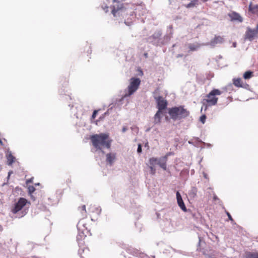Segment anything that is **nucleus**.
<instances>
[{
  "mask_svg": "<svg viewBox=\"0 0 258 258\" xmlns=\"http://www.w3.org/2000/svg\"><path fill=\"white\" fill-rule=\"evenodd\" d=\"M91 141L96 150L102 154H104L103 148L110 149L112 142L108 133L93 135L91 137Z\"/></svg>",
  "mask_w": 258,
  "mask_h": 258,
  "instance_id": "nucleus-1",
  "label": "nucleus"
},
{
  "mask_svg": "<svg viewBox=\"0 0 258 258\" xmlns=\"http://www.w3.org/2000/svg\"><path fill=\"white\" fill-rule=\"evenodd\" d=\"M141 83V80L139 78L132 77L130 79V85L127 87V93H125L121 98L116 100L115 102V105H118V109H120L121 106L122 104V101L124 98H127L133 95L138 89Z\"/></svg>",
  "mask_w": 258,
  "mask_h": 258,
  "instance_id": "nucleus-2",
  "label": "nucleus"
},
{
  "mask_svg": "<svg viewBox=\"0 0 258 258\" xmlns=\"http://www.w3.org/2000/svg\"><path fill=\"white\" fill-rule=\"evenodd\" d=\"M168 113L173 120H180L185 119L190 115L189 111L182 105L169 108Z\"/></svg>",
  "mask_w": 258,
  "mask_h": 258,
  "instance_id": "nucleus-3",
  "label": "nucleus"
},
{
  "mask_svg": "<svg viewBox=\"0 0 258 258\" xmlns=\"http://www.w3.org/2000/svg\"><path fill=\"white\" fill-rule=\"evenodd\" d=\"M28 203L27 200L23 198H20L18 201L14 205L12 209L13 213L16 214V218H21L25 216L28 212V208L25 206Z\"/></svg>",
  "mask_w": 258,
  "mask_h": 258,
  "instance_id": "nucleus-4",
  "label": "nucleus"
},
{
  "mask_svg": "<svg viewBox=\"0 0 258 258\" xmlns=\"http://www.w3.org/2000/svg\"><path fill=\"white\" fill-rule=\"evenodd\" d=\"M162 36V31L157 30L154 34L147 38V42L156 46H162L164 45Z\"/></svg>",
  "mask_w": 258,
  "mask_h": 258,
  "instance_id": "nucleus-5",
  "label": "nucleus"
},
{
  "mask_svg": "<svg viewBox=\"0 0 258 258\" xmlns=\"http://www.w3.org/2000/svg\"><path fill=\"white\" fill-rule=\"evenodd\" d=\"M221 91L219 89H214L212 90L207 95V99H205L209 106L215 105L217 103L218 98L216 95H220Z\"/></svg>",
  "mask_w": 258,
  "mask_h": 258,
  "instance_id": "nucleus-6",
  "label": "nucleus"
},
{
  "mask_svg": "<svg viewBox=\"0 0 258 258\" xmlns=\"http://www.w3.org/2000/svg\"><path fill=\"white\" fill-rule=\"evenodd\" d=\"M257 33L258 31L256 28L255 29H251L250 27H247L244 36V39L245 40H248L252 41Z\"/></svg>",
  "mask_w": 258,
  "mask_h": 258,
  "instance_id": "nucleus-7",
  "label": "nucleus"
},
{
  "mask_svg": "<svg viewBox=\"0 0 258 258\" xmlns=\"http://www.w3.org/2000/svg\"><path fill=\"white\" fill-rule=\"evenodd\" d=\"M154 98L156 101L158 110L162 111L167 108V102L161 96H154Z\"/></svg>",
  "mask_w": 258,
  "mask_h": 258,
  "instance_id": "nucleus-8",
  "label": "nucleus"
},
{
  "mask_svg": "<svg viewBox=\"0 0 258 258\" xmlns=\"http://www.w3.org/2000/svg\"><path fill=\"white\" fill-rule=\"evenodd\" d=\"M125 12L126 9L122 6L120 7H117L116 9L115 6H113L111 11L113 16L116 18L121 16L123 18L125 14Z\"/></svg>",
  "mask_w": 258,
  "mask_h": 258,
  "instance_id": "nucleus-9",
  "label": "nucleus"
},
{
  "mask_svg": "<svg viewBox=\"0 0 258 258\" xmlns=\"http://www.w3.org/2000/svg\"><path fill=\"white\" fill-rule=\"evenodd\" d=\"M224 40L223 37L220 36H215V37L211 40L210 42L205 43L206 46L210 45L212 47H214L217 44H222L224 42Z\"/></svg>",
  "mask_w": 258,
  "mask_h": 258,
  "instance_id": "nucleus-10",
  "label": "nucleus"
},
{
  "mask_svg": "<svg viewBox=\"0 0 258 258\" xmlns=\"http://www.w3.org/2000/svg\"><path fill=\"white\" fill-rule=\"evenodd\" d=\"M172 29V25H169L168 27L167 34L163 37H162L164 45L168 43L170 40L171 38L172 37L173 34V31Z\"/></svg>",
  "mask_w": 258,
  "mask_h": 258,
  "instance_id": "nucleus-11",
  "label": "nucleus"
},
{
  "mask_svg": "<svg viewBox=\"0 0 258 258\" xmlns=\"http://www.w3.org/2000/svg\"><path fill=\"white\" fill-rule=\"evenodd\" d=\"M116 153L110 152L106 154V162L107 165L111 166L113 165L116 159Z\"/></svg>",
  "mask_w": 258,
  "mask_h": 258,
  "instance_id": "nucleus-12",
  "label": "nucleus"
},
{
  "mask_svg": "<svg viewBox=\"0 0 258 258\" xmlns=\"http://www.w3.org/2000/svg\"><path fill=\"white\" fill-rule=\"evenodd\" d=\"M187 45L189 49L188 52L197 51L201 46H206L205 43H199L198 42H195L194 43H188Z\"/></svg>",
  "mask_w": 258,
  "mask_h": 258,
  "instance_id": "nucleus-13",
  "label": "nucleus"
},
{
  "mask_svg": "<svg viewBox=\"0 0 258 258\" xmlns=\"http://www.w3.org/2000/svg\"><path fill=\"white\" fill-rule=\"evenodd\" d=\"M126 251L128 253L136 256H138L139 254H141L142 255V258H148V256L146 254L144 253H141L138 250L131 247L127 248Z\"/></svg>",
  "mask_w": 258,
  "mask_h": 258,
  "instance_id": "nucleus-14",
  "label": "nucleus"
},
{
  "mask_svg": "<svg viewBox=\"0 0 258 258\" xmlns=\"http://www.w3.org/2000/svg\"><path fill=\"white\" fill-rule=\"evenodd\" d=\"M167 156H164L158 158V165L164 170H166L167 169Z\"/></svg>",
  "mask_w": 258,
  "mask_h": 258,
  "instance_id": "nucleus-15",
  "label": "nucleus"
},
{
  "mask_svg": "<svg viewBox=\"0 0 258 258\" xmlns=\"http://www.w3.org/2000/svg\"><path fill=\"white\" fill-rule=\"evenodd\" d=\"M109 106H110V108L99 117L98 121L102 120L106 115H108L109 114V110H111L113 108H114L116 110H120L118 109V105H117V104H116V105H115V102L114 103H112V104L109 105Z\"/></svg>",
  "mask_w": 258,
  "mask_h": 258,
  "instance_id": "nucleus-16",
  "label": "nucleus"
},
{
  "mask_svg": "<svg viewBox=\"0 0 258 258\" xmlns=\"http://www.w3.org/2000/svg\"><path fill=\"white\" fill-rule=\"evenodd\" d=\"M229 16L231 18V21H237L239 22H242L243 21L242 18L240 16V15L238 13L235 12L229 14Z\"/></svg>",
  "mask_w": 258,
  "mask_h": 258,
  "instance_id": "nucleus-17",
  "label": "nucleus"
},
{
  "mask_svg": "<svg viewBox=\"0 0 258 258\" xmlns=\"http://www.w3.org/2000/svg\"><path fill=\"white\" fill-rule=\"evenodd\" d=\"M198 188L196 186H192L188 192L189 198L192 200L194 199L197 195Z\"/></svg>",
  "mask_w": 258,
  "mask_h": 258,
  "instance_id": "nucleus-18",
  "label": "nucleus"
},
{
  "mask_svg": "<svg viewBox=\"0 0 258 258\" xmlns=\"http://www.w3.org/2000/svg\"><path fill=\"white\" fill-rule=\"evenodd\" d=\"M162 114V111L161 110H158V111L156 112L154 116V123L155 124H159L160 123Z\"/></svg>",
  "mask_w": 258,
  "mask_h": 258,
  "instance_id": "nucleus-19",
  "label": "nucleus"
},
{
  "mask_svg": "<svg viewBox=\"0 0 258 258\" xmlns=\"http://www.w3.org/2000/svg\"><path fill=\"white\" fill-rule=\"evenodd\" d=\"M6 156L8 164L12 165L14 162L15 157L13 156L11 151L8 150L7 152Z\"/></svg>",
  "mask_w": 258,
  "mask_h": 258,
  "instance_id": "nucleus-20",
  "label": "nucleus"
},
{
  "mask_svg": "<svg viewBox=\"0 0 258 258\" xmlns=\"http://www.w3.org/2000/svg\"><path fill=\"white\" fill-rule=\"evenodd\" d=\"M86 236L85 235L83 232H81L78 233L77 236V241H78V244H83L82 240L85 238Z\"/></svg>",
  "mask_w": 258,
  "mask_h": 258,
  "instance_id": "nucleus-21",
  "label": "nucleus"
},
{
  "mask_svg": "<svg viewBox=\"0 0 258 258\" xmlns=\"http://www.w3.org/2000/svg\"><path fill=\"white\" fill-rule=\"evenodd\" d=\"M233 84L234 85V86H235L237 87H244L243 85V83L241 82V79L239 78H236V79L234 78L233 79Z\"/></svg>",
  "mask_w": 258,
  "mask_h": 258,
  "instance_id": "nucleus-22",
  "label": "nucleus"
},
{
  "mask_svg": "<svg viewBox=\"0 0 258 258\" xmlns=\"http://www.w3.org/2000/svg\"><path fill=\"white\" fill-rule=\"evenodd\" d=\"M249 11L251 12L252 13H258V5H253L250 3L249 5Z\"/></svg>",
  "mask_w": 258,
  "mask_h": 258,
  "instance_id": "nucleus-23",
  "label": "nucleus"
},
{
  "mask_svg": "<svg viewBox=\"0 0 258 258\" xmlns=\"http://www.w3.org/2000/svg\"><path fill=\"white\" fill-rule=\"evenodd\" d=\"M158 158L152 157L150 158L149 160V164L152 166H156L158 165Z\"/></svg>",
  "mask_w": 258,
  "mask_h": 258,
  "instance_id": "nucleus-24",
  "label": "nucleus"
},
{
  "mask_svg": "<svg viewBox=\"0 0 258 258\" xmlns=\"http://www.w3.org/2000/svg\"><path fill=\"white\" fill-rule=\"evenodd\" d=\"M198 0H191L190 2H189L188 4L185 5L184 6L186 8H193L195 6H196L197 5H198Z\"/></svg>",
  "mask_w": 258,
  "mask_h": 258,
  "instance_id": "nucleus-25",
  "label": "nucleus"
},
{
  "mask_svg": "<svg viewBox=\"0 0 258 258\" xmlns=\"http://www.w3.org/2000/svg\"><path fill=\"white\" fill-rule=\"evenodd\" d=\"M90 212L93 213H96L97 215H100L101 212V209L100 207H90L89 209Z\"/></svg>",
  "mask_w": 258,
  "mask_h": 258,
  "instance_id": "nucleus-26",
  "label": "nucleus"
},
{
  "mask_svg": "<svg viewBox=\"0 0 258 258\" xmlns=\"http://www.w3.org/2000/svg\"><path fill=\"white\" fill-rule=\"evenodd\" d=\"M246 258H258V252H248L246 253Z\"/></svg>",
  "mask_w": 258,
  "mask_h": 258,
  "instance_id": "nucleus-27",
  "label": "nucleus"
},
{
  "mask_svg": "<svg viewBox=\"0 0 258 258\" xmlns=\"http://www.w3.org/2000/svg\"><path fill=\"white\" fill-rule=\"evenodd\" d=\"M177 204H178V206L180 208V209L182 211H183L184 212H186L187 211V209H186V206L183 202V200L178 201Z\"/></svg>",
  "mask_w": 258,
  "mask_h": 258,
  "instance_id": "nucleus-28",
  "label": "nucleus"
},
{
  "mask_svg": "<svg viewBox=\"0 0 258 258\" xmlns=\"http://www.w3.org/2000/svg\"><path fill=\"white\" fill-rule=\"evenodd\" d=\"M252 72L250 71H248L245 72L243 74V78L244 79H249L251 78L252 76Z\"/></svg>",
  "mask_w": 258,
  "mask_h": 258,
  "instance_id": "nucleus-29",
  "label": "nucleus"
},
{
  "mask_svg": "<svg viewBox=\"0 0 258 258\" xmlns=\"http://www.w3.org/2000/svg\"><path fill=\"white\" fill-rule=\"evenodd\" d=\"M194 140H195V146L198 147L201 143H203L204 145L206 144V143L203 142L199 138L194 137Z\"/></svg>",
  "mask_w": 258,
  "mask_h": 258,
  "instance_id": "nucleus-30",
  "label": "nucleus"
},
{
  "mask_svg": "<svg viewBox=\"0 0 258 258\" xmlns=\"http://www.w3.org/2000/svg\"><path fill=\"white\" fill-rule=\"evenodd\" d=\"M148 166L150 169V173L152 175H154L156 172L155 166H152L150 165H148Z\"/></svg>",
  "mask_w": 258,
  "mask_h": 258,
  "instance_id": "nucleus-31",
  "label": "nucleus"
},
{
  "mask_svg": "<svg viewBox=\"0 0 258 258\" xmlns=\"http://www.w3.org/2000/svg\"><path fill=\"white\" fill-rule=\"evenodd\" d=\"M225 213L226 214V215H227L228 217V219L229 220L231 221V222L232 223V224H235V222H234V220L233 219L231 215H230V214L227 212V211L225 210Z\"/></svg>",
  "mask_w": 258,
  "mask_h": 258,
  "instance_id": "nucleus-32",
  "label": "nucleus"
},
{
  "mask_svg": "<svg viewBox=\"0 0 258 258\" xmlns=\"http://www.w3.org/2000/svg\"><path fill=\"white\" fill-rule=\"evenodd\" d=\"M35 190V188L33 186H29L28 187V191L29 195L32 194Z\"/></svg>",
  "mask_w": 258,
  "mask_h": 258,
  "instance_id": "nucleus-33",
  "label": "nucleus"
},
{
  "mask_svg": "<svg viewBox=\"0 0 258 258\" xmlns=\"http://www.w3.org/2000/svg\"><path fill=\"white\" fill-rule=\"evenodd\" d=\"M177 202L182 200V198L179 192L177 191L176 193Z\"/></svg>",
  "mask_w": 258,
  "mask_h": 258,
  "instance_id": "nucleus-34",
  "label": "nucleus"
},
{
  "mask_svg": "<svg viewBox=\"0 0 258 258\" xmlns=\"http://www.w3.org/2000/svg\"><path fill=\"white\" fill-rule=\"evenodd\" d=\"M206 115L205 114H203L200 117V121L202 123H204L205 122V121H206Z\"/></svg>",
  "mask_w": 258,
  "mask_h": 258,
  "instance_id": "nucleus-35",
  "label": "nucleus"
},
{
  "mask_svg": "<svg viewBox=\"0 0 258 258\" xmlns=\"http://www.w3.org/2000/svg\"><path fill=\"white\" fill-rule=\"evenodd\" d=\"M192 217L194 218L195 219H198V218H200V214L198 212L197 213L195 212L194 213H192Z\"/></svg>",
  "mask_w": 258,
  "mask_h": 258,
  "instance_id": "nucleus-36",
  "label": "nucleus"
},
{
  "mask_svg": "<svg viewBox=\"0 0 258 258\" xmlns=\"http://www.w3.org/2000/svg\"><path fill=\"white\" fill-rule=\"evenodd\" d=\"M142 152V145L141 144H139L138 145V148H137V152L139 154L141 153Z\"/></svg>",
  "mask_w": 258,
  "mask_h": 258,
  "instance_id": "nucleus-37",
  "label": "nucleus"
},
{
  "mask_svg": "<svg viewBox=\"0 0 258 258\" xmlns=\"http://www.w3.org/2000/svg\"><path fill=\"white\" fill-rule=\"evenodd\" d=\"M98 110H95L93 111L92 115V118L94 119L96 117V114L98 112Z\"/></svg>",
  "mask_w": 258,
  "mask_h": 258,
  "instance_id": "nucleus-38",
  "label": "nucleus"
},
{
  "mask_svg": "<svg viewBox=\"0 0 258 258\" xmlns=\"http://www.w3.org/2000/svg\"><path fill=\"white\" fill-rule=\"evenodd\" d=\"M213 200L214 201H218L219 202H220V199L217 197V196L215 194H214V195H213Z\"/></svg>",
  "mask_w": 258,
  "mask_h": 258,
  "instance_id": "nucleus-39",
  "label": "nucleus"
},
{
  "mask_svg": "<svg viewBox=\"0 0 258 258\" xmlns=\"http://www.w3.org/2000/svg\"><path fill=\"white\" fill-rule=\"evenodd\" d=\"M188 143L189 144L194 145H195V140H194V138L188 141Z\"/></svg>",
  "mask_w": 258,
  "mask_h": 258,
  "instance_id": "nucleus-40",
  "label": "nucleus"
},
{
  "mask_svg": "<svg viewBox=\"0 0 258 258\" xmlns=\"http://www.w3.org/2000/svg\"><path fill=\"white\" fill-rule=\"evenodd\" d=\"M127 127L124 126H123V127L122 128V133H124V132H125L127 131Z\"/></svg>",
  "mask_w": 258,
  "mask_h": 258,
  "instance_id": "nucleus-41",
  "label": "nucleus"
},
{
  "mask_svg": "<svg viewBox=\"0 0 258 258\" xmlns=\"http://www.w3.org/2000/svg\"><path fill=\"white\" fill-rule=\"evenodd\" d=\"M243 85L244 87H242V88H245V89H247L248 87H249V85H248V84H246V83L243 84Z\"/></svg>",
  "mask_w": 258,
  "mask_h": 258,
  "instance_id": "nucleus-42",
  "label": "nucleus"
},
{
  "mask_svg": "<svg viewBox=\"0 0 258 258\" xmlns=\"http://www.w3.org/2000/svg\"><path fill=\"white\" fill-rule=\"evenodd\" d=\"M203 176H204V178H206V179H209V178H208V175H207L206 173L203 172Z\"/></svg>",
  "mask_w": 258,
  "mask_h": 258,
  "instance_id": "nucleus-43",
  "label": "nucleus"
},
{
  "mask_svg": "<svg viewBox=\"0 0 258 258\" xmlns=\"http://www.w3.org/2000/svg\"><path fill=\"white\" fill-rule=\"evenodd\" d=\"M82 210L84 211L85 213L86 212V206L85 205H83L82 207Z\"/></svg>",
  "mask_w": 258,
  "mask_h": 258,
  "instance_id": "nucleus-44",
  "label": "nucleus"
},
{
  "mask_svg": "<svg viewBox=\"0 0 258 258\" xmlns=\"http://www.w3.org/2000/svg\"><path fill=\"white\" fill-rule=\"evenodd\" d=\"M30 195V197H31V199L33 200V201H35V198L34 197V196L31 194V195Z\"/></svg>",
  "mask_w": 258,
  "mask_h": 258,
  "instance_id": "nucleus-45",
  "label": "nucleus"
},
{
  "mask_svg": "<svg viewBox=\"0 0 258 258\" xmlns=\"http://www.w3.org/2000/svg\"><path fill=\"white\" fill-rule=\"evenodd\" d=\"M236 46H237L236 42H233V44H232V47H236Z\"/></svg>",
  "mask_w": 258,
  "mask_h": 258,
  "instance_id": "nucleus-46",
  "label": "nucleus"
},
{
  "mask_svg": "<svg viewBox=\"0 0 258 258\" xmlns=\"http://www.w3.org/2000/svg\"><path fill=\"white\" fill-rule=\"evenodd\" d=\"M63 91H59V93H60V95H66V94L64 93H63Z\"/></svg>",
  "mask_w": 258,
  "mask_h": 258,
  "instance_id": "nucleus-47",
  "label": "nucleus"
},
{
  "mask_svg": "<svg viewBox=\"0 0 258 258\" xmlns=\"http://www.w3.org/2000/svg\"><path fill=\"white\" fill-rule=\"evenodd\" d=\"M138 70H139V71L140 72V75L141 76H142V75H143V71H142L141 69H139Z\"/></svg>",
  "mask_w": 258,
  "mask_h": 258,
  "instance_id": "nucleus-48",
  "label": "nucleus"
},
{
  "mask_svg": "<svg viewBox=\"0 0 258 258\" xmlns=\"http://www.w3.org/2000/svg\"><path fill=\"white\" fill-rule=\"evenodd\" d=\"M124 23L126 25L130 26V24L129 23L126 22V21L124 20Z\"/></svg>",
  "mask_w": 258,
  "mask_h": 258,
  "instance_id": "nucleus-49",
  "label": "nucleus"
},
{
  "mask_svg": "<svg viewBox=\"0 0 258 258\" xmlns=\"http://www.w3.org/2000/svg\"><path fill=\"white\" fill-rule=\"evenodd\" d=\"M199 241L198 245H200L201 241V239L200 237H199Z\"/></svg>",
  "mask_w": 258,
  "mask_h": 258,
  "instance_id": "nucleus-50",
  "label": "nucleus"
},
{
  "mask_svg": "<svg viewBox=\"0 0 258 258\" xmlns=\"http://www.w3.org/2000/svg\"><path fill=\"white\" fill-rule=\"evenodd\" d=\"M150 130H151V128H150V127H149V128H147V129L146 130V132H149V131H150Z\"/></svg>",
  "mask_w": 258,
  "mask_h": 258,
  "instance_id": "nucleus-51",
  "label": "nucleus"
},
{
  "mask_svg": "<svg viewBox=\"0 0 258 258\" xmlns=\"http://www.w3.org/2000/svg\"><path fill=\"white\" fill-rule=\"evenodd\" d=\"M68 98H69L70 99H71V97L69 95H67V97H66V99H68Z\"/></svg>",
  "mask_w": 258,
  "mask_h": 258,
  "instance_id": "nucleus-52",
  "label": "nucleus"
},
{
  "mask_svg": "<svg viewBox=\"0 0 258 258\" xmlns=\"http://www.w3.org/2000/svg\"><path fill=\"white\" fill-rule=\"evenodd\" d=\"M207 145V146L208 147H210L211 146V144H206H206H205V145Z\"/></svg>",
  "mask_w": 258,
  "mask_h": 258,
  "instance_id": "nucleus-53",
  "label": "nucleus"
},
{
  "mask_svg": "<svg viewBox=\"0 0 258 258\" xmlns=\"http://www.w3.org/2000/svg\"><path fill=\"white\" fill-rule=\"evenodd\" d=\"M10 176V172H9V175H8V176L7 177L8 179H9Z\"/></svg>",
  "mask_w": 258,
  "mask_h": 258,
  "instance_id": "nucleus-54",
  "label": "nucleus"
},
{
  "mask_svg": "<svg viewBox=\"0 0 258 258\" xmlns=\"http://www.w3.org/2000/svg\"><path fill=\"white\" fill-rule=\"evenodd\" d=\"M69 106L70 107H71V108H72L73 107V105H71V104H69Z\"/></svg>",
  "mask_w": 258,
  "mask_h": 258,
  "instance_id": "nucleus-55",
  "label": "nucleus"
},
{
  "mask_svg": "<svg viewBox=\"0 0 258 258\" xmlns=\"http://www.w3.org/2000/svg\"><path fill=\"white\" fill-rule=\"evenodd\" d=\"M113 1L114 2H117V3H118V0H113Z\"/></svg>",
  "mask_w": 258,
  "mask_h": 258,
  "instance_id": "nucleus-56",
  "label": "nucleus"
},
{
  "mask_svg": "<svg viewBox=\"0 0 258 258\" xmlns=\"http://www.w3.org/2000/svg\"><path fill=\"white\" fill-rule=\"evenodd\" d=\"M28 182H31V179L29 180L28 181Z\"/></svg>",
  "mask_w": 258,
  "mask_h": 258,
  "instance_id": "nucleus-57",
  "label": "nucleus"
},
{
  "mask_svg": "<svg viewBox=\"0 0 258 258\" xmlns=\"http://www.w3.org/2000/svg\"><path fill=\"white\" fill-rule=\"evenodd\" d=\"M6 183H4L3 184V186H4V185H6Z\"/></svg>",
  "mask_w": 258,
  "mask_h": 258,
  "instance_id": "nucleus-58",
  "label": "nucleus"
},
{
  "mask_svg": "<svg viewBox=\"0 0 258 258\" xmlns=\"http://www.w3.org/2000/svg\"><path fill=\"white\" fill-rule=\"evenodd\" d=\"M145 56H147V53H145Z\"/></svg>",
  "mask_w": 258,
  "mask_h": 258,
  "instance_id": "nucleus-59",
  "label": "nucleus"
},
{
  "mask_svg": "<svg viewBox=\"0 0 258 258\" xmlns=\"http://www.w3.org/2000/svg\"><path fill=\"white\" fill-rule=\"evenodd\" d=\"M175 45L174 44V45H173L172 47H175Z\"/></svg>",
  "mask_w": 258,
  "mask_h": 258,
  "instance_id": "nucleus-60",
  "label": "nucleus"
},
{
  "mask_svg": "<svg viewBox=\"0 0 258 258\" xmlns=\"http://www.w3.org/2000/svg\"><path fill=\"white\" fill-rule=\"evenodd\" d=\"M178 56H182V55H180V54H179V55H178Z\"/></svg>",
  "mask_w": 258,
  "mask_h": 258,
  "instance_id": "nucleus-61",
  "label": "nucleus"
},
{
  "mask_svg": "<svg viewBox=\"0 0 258 258\" xmlns=\"http://www.w3.org/2000/svg\"><path fill=\"white\" fill-rule=\"evenodd\" d=\"M148 146V143L146 144L145 146Z\"/></svg>",
  "mask_w": 258,
  "mask_h": 258,
  "instance_id": "nucleus-62",
  "label": "nucleus"
}]
</instances>
